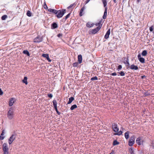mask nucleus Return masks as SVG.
Instances as JSON below:
<instances>
[{"label":"nucleus","mask_w":154,"mask_h":154,"mask_svg":"<svg viewBox=\"0 0 154 154\" xmlns=\"http://www.w3.org/2000/svg\"><path fill=\"white\" fill-rule=\"evenodd\" d=\"M102 25H100L99 26L97 27L96 28L91 30H90L89 31V34H95L101 29Z\"/></svg>","instance_id":"nucleus-1"},{"label":"nucleus","mask_w":154,"mask_h":154,"mask_svg":"<svg viewBox=\"0 0 154 154\" xmlns=\"http://www.w3.org/2000/svg\"><path fill=\"white\" fill-rule=\"evenodd\" d=\"M2 150L4 152V153H7L9 154V149L7 143H4L3 144Z\"/></svg>","instance_id":"nucleus-2"},{"label":"nucleus","mask_w":154,"mask_h":154,"mask_svg":"<svg viewBox=\"0 0 154 154\" xmlns=\"http://www.w3.org/2000/svg\"><path fill=\"white\" fill-rule=\"evenodd\" d=\"M123 59V63L125 64L126 66L127 67V69H128L130 67V64L129 62V60L128 59V57L127 56V57H124Z\"/></svg>","instance_id":"nucleus-3"},{"label":"nucleus","mask_w":154,"mask_h":154,"mask_svg":"<svg viewBox=\"0 0 154 154\" xmlns=\"http://www.w3.org/2000/svg\"><path fill=\"white\" fill-rule=\"evenodd\" d=\"M43 40V37L38 35L36 38H35L34 40V42L36 43H39L42 42Z\"/></svg>","instance_id":"nucleus-4"},{"label":"nucleus","mask_w":154,"mask_h":154,"mask_svg":"<svg viewBox=\"0 0 154 154\" xmlns=\"http://www.w3.org/2000/svg\"><path fill=\"white\" fill-rule=\"evenodd\" d=\"M13 111L12 109L10 108L8 112V117L10 119H11L13 118Z\"/></svg>","instance_id":"nucleus-5"},{"label":"nucleus","mask_w":154,"mask_h":154,"mask_svg":"<svg viewBox=\"0 0 154 154\" xmlns=\"http://www.w3.org/2000/svg\"><path fill=\"white\" fill-rule=\"evenodd\" d=\"M134 136H132L130 138L128 142V145L130 146H132L134 143Z\"/></svg>","instance_id":"nucleus-6"},{"label":"nucleus","mask_w":154,"mask_h":154,"mask_svg":"<svg viewBox=\"0 0 154 154\" xmlns=\"http://www.w3.org/2000/svg\"><path fill=\"white\" fill-rule=\"evenodd\" d=\"M66 12V10L65 9L58 10V18L62 17Z\"/></svg>","instance_id":"nucleus-7"},{"label":"nucleus","mask_w":154,"mask_h":154,"mask_svg":"<svg viewBox=\"0 0 154 154\" xmlns=\"http://www.w3.org/2000/svg\"><path fill=\"white\" fill-rule=\"evenodd\" d=\"M112 128L113 130L115 132H118L119 131V129L117 125L116 124L113 123L112 124Z\"/></svg>","instance_id":"nucleus-8"},{"label":"nucleus","mask_w":154,"mask_h":154,"mask_svg":"<svg viewBox=\"0 0 154 154\" xmlns=\"http://www.w3.org/2000/svg\"><path fill=\"white\" fill-rule=\"evenodd\" d=\"M48 11L53 14H56V16L58 17V14H57L58 13L57 10L50 8L48 9Z\"/></svg>","instance_id":"nucleus-9"},{"label":"nucleus","mask_w":154,"mask_h":154,"mask_svg":"<svg viewBox=\"0 0 154 154\" xmlns=\"http://www.w3.org/2000/svg\"><path fill=\"white\" fill-rule=\"evenodd\" d=\"M137 57L141 63H144L145 62L144 58L141 57L140 54H138Z\"/></svg>","instance_id":"nucleus-10"},{"label":"nucleus","mask_w":154,"mask_h":154,"mask_svg":"<svg viewBox=\"0 0 154 154\" xmlns=\"http://www.w3.org/2000/svg\"><path fill=\"white\" fill-rule=\"evenodd\" d=\"M136 142L138 145H140L141 144V142L142 143H143V140H142L141 137H139L137 138Z\"/></svg>","instance_id":"nucleus-11"},{"label":"nucleus","mask_w":154,"mask_h":154,"mask_svg":"<svg viewBox=\"0 0 154 154\" xmlns=\"http://www.w3.org/2000/svg\"><path fill=\"white\" fill-rule=\"evenodd\" d=\"M130 69L132 70H137L138 69V67L137 66L135 65L132 64L131 66H130L129 68Z\"/></svg>","instance_id":"nucleus-12"},{"label":"nucleus","mask_w":154,"mask_h":154,"mask_svg":"<svg viewBox=\"0 0 154 154\" xmlns=\"http://www.w3.org/2000/svg\"><path fill=\"white\" fill-rule=\"evenodd\" d=\"M42 56L46 58V59L49 62L51 61V60L49 57V55L48 54H42Z\"/></svg>","instance_id":"nucleus-13"},{"label":"nucleus","mask_w":154,"mask_h":154,"mask_svg":"<svg viewBox=\"0 0 154 154\" xmlns=\"http://www.w3.org/2000/svg\"><path fill=\"white\" fill-rule=\"evenodd\" d=\"M110 29H109L108 30V31L106 32L104 38L106 39L108 38L109 37V35L110 34Z\"/></svg>","instance_id":"nucleus-14"},{"label":"nucleus","mask_w":154,"mask_h":154,"mask_svg":"<svg viewBox=\"0 0 154 154\" xmlns=\"http://www.w3.org/2000/svg\"><path fill=\"white\" fill-rule=\"evenodd\" d=\"M51 29H54L56 28H57V26L58 25L57 23L55 22H54L51 25Z\"/></svg>","instance_id":"nucleus-15"},{"label":"nucleus","mask_w":154,"mask_h":154,"mask_svg":"<svg viewBox=\"0 0 154 154\" xmlns=\"http://www.w3.org/2000/svg\"><path fill=\"white\" fill-rule=\"evenodd\" d=\"M107 15V7L105 8V11L103 15V19H105L106 18Z\"/></svg>","instance_id":"nucleus-16"},{"label":"nucleus","mask_w":154,"mask_h":154,"mask_svg":"<svg viewBox=\"0 0 154 154\" xmlns=\"http://www.w3.org/2000/svg\"><path fill=\"white\" fill-rule=\"evenodd\" d=\"M16 135V134H13L11 135L9 139L11 140V141H13L15 140Z\"/></svg>","instance_id":"nucleus-17"},{"label":"nucleus","mask_w":154,"mask_h":154,"mask_svg":"<svg viewBox=\"0 0 154 154\" xmlns=\"http://www.w3.org/2000/svg\"><path fill=\"white\" fill-rule=\"evenodd\" d=\"M94 24L93 23H91L90 22H88L86 24V26L89 28L92 27L94 25Z\"/></svg>","instance_id":"nucleus-18"},{"label":"nucleus","mask_w":154,"mask_h":154,"mask_svg":"<svg viewBox=\"0 0 154 154\" xmlns=\"http://www.w3.org/2000/svg\"><path fill=\"white\" fill-rule=\"evenodd\" d=\"M78 61L79 63H81L82 62V57L81 55L80 54L78 56Z\"/></svg>","instance_id":"nucleus-19"},{"label":"nucleus","mask_w":154,"mask_h":154,"mask_svg":"<svg viewBox=\"0 0 154 154\" xmlns=\"http://www.w3.org/2000/svg\"><path fill=\"white\" fill-rule=\"evenodd\" d=\"M14 103V98H11L9 102V106H12Z\"/></svg>","instance_id":"nucleus-20"},{"label":"nucleus","mask_w":154,"mask_h":154,"mask_svg":"<svg viewBox=\"0 0 154 154\" xmlns=\"http://www.w3.org/2000/svg\"><path fill=\"white\" fill-rule=\"evenodd\" d=\"M27 79V77L26 76L24 77L23 79L22 80L23 82L25 83L26 85H27L28 84Z\"/></svg>","instance_id":"nucleus-21"},{"label":"nucleus","mask_w":154,"mask_h":154,"mask_svg":"<svg viewBox=\"0 0 154 154\" xmlns=\"http://www.w3.org/2000/svg\"><path fill=\"white\" fill-rule=\"evenodd\" d=\"M74 98L73 97H71L69 98V100L67 103V104H70L72 101L74 100Z\"/></svg>","instance_id":"nucleus-22"},{"label":"nucleus","mask_w":154,"mask_h":154,"mask_svg":"<svg viewBox=\"0 0 154 154\" xmlns=\"http://www.w3.org/2000/svg\"><path fill=\"white\" fill-rule=\"evenodd\" d=\"M85 9V7L84 6H83L81 9L80 13H79V15L80 16H82L83 14H82V13L83 12L84 10Z\"/></svg>","instance_id":"nucleus-23"},{"label":"nucleus","mask_w":154,"mask_h":154,"mask_svg":"<svg viewBox=\"0 0 154 154\" xmlns=\"http://www.w3.org/2000/svg\"><path fill=\"white\" fill-rule=\"evenodd\" d=\"M53 105L54 108H56L57 107V102L56 100H54L53 101Z\"/></svg>","instance_id":"nucleus-24"},{"label":"nucleus","mask_w":154,"mask_h":154,"mask_svg":"<svg viewBox=\"0 0 154 154\" xmlns=\"http://www.w3.org/2000/svg\"><path fill=\"white\" fill-rule=\"evenodd\" d=\"M102 1L104 7L105 8H106V7H106V5L107 4L106 0H102Z\"/></svg>","instance_id":"nucleus-25"},{"label":"nucleus","mask_w":154,"mask_h":154,"mask_svg":"<svg viewBox=\"0 0 154 154\" xmlns=\"http://www.w3.org/2000/svg\"><path fill=\"white\" fill-rule=\"evenodd\" d=\"M23 53L24 54L27 55L28 56H30L29 53L27 50H25L23 51Z\"/></svg>","instance_id":"nucleus-26"},{"label":"nucleus","mask_w":154,"mask_h":154,"mask_svg":"<svg viewBox=\"0 0 154 154\" xmlns=\"http://www.w3.org/2000/svg\"><path fill=\"white\" fill-rule=\"evenodd\" d=\"M125 138L126 139H128L129 138V132L127 131H126L125 133Z\"/></svg>","instance_id":"nucleus-27"},{"label":"nucleus","mask_w":154,"mask_h":154,"mask_svg":"<svg viewBox=\"0 0 154 154\" xmlns=\"http://www.w3.org/2000/svg\"><path fill=\"white\" fill-rule=\"evenodd\" d=\"M147 51L146 50H144L142 51L141 54L143 56H146L147 55Z\"/></svg>","instance_id":"nucleus-28"},{"label":"nucleus","mask_w":154,"mask_h":154,"mask_svg":"<svg viewBox=\"0 0 154 154\" xmlns=\"http://www.w3.org/2000/svg\"><path fill=\"white\" fill-rule=\"evenodd\" d=\"M119 142L117 141V140H115L113 141L112 145L113 146H115L119 144Z\"/></svg>","instance_id":"nucleus-29"},{"label":"nucleus","mask_w":154,"mask_h":154,"mask_svg":"<svg viewBox=\"0 0 154 154\" xmlns=\"http://www.w3.org/2000/svg\"><path fill=\"white\" fill-rule=\"evenodd\" d=\"M77 106L76 104H74L71 106L70 108V109L72 110H73L74 109L77 108Z\"/></svg>","instance_id":"nucleus-30"},{"label":"nucleus","mask_w":154,"mask_h":154,"mask_svg":"<svg viewBox=\"0 0 154 154\" xmlns=\"http://www.w3.org/2000/svg\"><path fill=\"white\" fill-rule=\"evenodd\" d=\"M122 133V131H121L118 132L117 133H115L114 134V135H118L119 136L121 135Z\"/></svg>","instance_id":"nucleus-31"},{"label":"nucleus","mask_w":154,"mask_h":154,"mask_svg":"<svg viewBox=\"0 0 154 154\" xmlns=\"http://www.w3.org/2000/svg\"><path fill=\"white\" fill-rule=\"evenodd\" d=\"M26 15L29 17H31L32 16V13L29 11H28L27 12Z\"/></svg>","instance_id":"nucleus-32"},{"label":"nucleus","mask_w":154,"mask_h":154,"mask_svg":"<svg viewBox=\"0 0 154 154\" xmlns=\"http://www.w3.org/2000/svg\"><path fill=\"white\" fill-rule=\"evenodd\" d=\"M7 17V16L6 15H4L2 17L1 19L2 20H5Z\"/></svg>","instance_id":"nucleus-33"},{"label":"nucleus","mask_w":154,"mask_h":154,"mask_svg":"<svg viewBox=\"0 0 154 154\" xmlns=\"http://www.w3.org/2000/svg\"><path fill=\"white\" fill-rule=\"evenodd\" d=\"M129 152L130 154H134V151L132 148H131L129 149Z\"/></svg>","instance_id":"nucleus-34"},{"label":"nucleus","mask_w":154,"mask_h":154,"mask_svg":"<svg viewBox=\"0 0 154 154\" xmlns=\"http://www.w3.org/2000/svg\"><path fill=\"white\" fill-rule=\"evenodd\" d=\"M74 3L71 5L67 7V8L69 9L70 8H74L75 7V6H74Z\"/></svg>","instance_id":"nucleus-35"},{"label":"nucleus","mask_w":154,"mask_h":154,"mask_svg":"<svg viewBox=\"0 0 154 154\" xmlns=\"http://www.w3.org/2000/svg\"><path fill=\"white\" fill-rule=\"evenodd\" d=\"M122 68V66L121 65H119L118 67L117 68V70L119 71L120 70H121Z\"/></svg>","instance_id":"nucleus-36"},{"label":"nucleus","mask_w":154,"mask_h":154,"mask_svg":"<svg viewBox=\"0 0 154 154\" xmlns=\"http://www.w3.org/2000/svg\"><path fill=\"white\" fill-rule=\"evenodd\" d=\"M98 79L97 77V76H95L91 78V81H93L94 80H97Z\"/></svg>","instance_id":"nucleus-37"},{"label":"nucleus","mask_w":154,"mask_h":154,"mask_svg":"<svg viewBox=\"0 0 154 154\" xmlns=\"http://www.w3.org/2000/svg\"><path fill=\"white\" fill-rule=\"evenodd\" d=\"M70 13L68 14L67 15H66L64 18L65 20H66L67 18H68L70 16Z\"/></svg>","instance_id":"nucleus-38"},{"label":"nucleus","mask_w":154,"mask_h":154,"mask_svg":"<svg viewBox=\"0 0 154 154\" xmlns=\"http://www.w3.org/2000/svg\"><path fill=\"white\" fill-rule=\"evenodd\" d=\"M44 8L45 9H48V8L47 7V5H46L45 2H44Z\"/></svg>","instance_id":"nucleus-39"},{"label":"nucleus","mask_w":154,"mask_h":154,"mask_svg":"<svg viewBox=\"0 0 154 154\" xmlns=\"http://www.w3.org/2000/svg\"><path fill=\"white\" fill-rule=\"evenodd\" d=\"M119 74L121 76H124L125 75V73L123 71H121L120 72Z\"/></svg>","instance_id":"nucleus-40"},{"label":"nucleus","mask_w":154,"mask_h":154,"mask_svg":"<svg viewBox=\"0 0 154 154\" xmlns=\"http://www.w3.org/2000/svg\"><path fill=\"white\" fill-rule=\"evenodd\" d=\"M150 94L148 92H145L144 93V97H146L150 95Z\"/></svg>","instance_id":"nucleus-41"},{"label":"nucleus","mask_w":154,"mask_h":154,"mask_svg":"<svg viewBox=\"0 0 154 154\" xmlns=\"http://www.w3.org/2000/svg\"><path fill=\"white\" fill-rule=\"evenodd\" d=\"M78 63L77 62H75L73 63V66L74 67H76L78 66Z\"/></svg>","instance_id":"nucleus-42"},{"label":"nucleus","mask_w":154,"mask_h":154,"mask_svg":"<svg viewBox=\"0 0 154 154\" xmlns=\"http://www.w3.org/2000/svg\"><path fill=\"white\" fill-rule=\"evenodd\" d=\"M5 130H3L2 131V133L1 134L0 136H3L5 134Z\"/></svg>","instance_id":"nucleus-43"},{"label":"nucleus","mask_w":154,"mask_h":154,"mask_svg":"<svg viewBox=\"0 0 154 154\" xmlns=\"http://www.w3.org/2000/svg\"><path fill=\"white\" fill-rule=\"evenodd\" d=\"M13 142V141H11V140H10V139H8V143L9 145L11 144Z\"/></svg>","instance_id":"nucleus-44"},{"label":"nucleus","mask_w":154,"mask_h":154,"mask_svg":"<svg viewBox=\"0 0 154 154\" xmlns=\"http://www.w3.org/2000/svg\"><path fill=\"white\" fill-rule=\"evenodd\" d=\"M48 96L50 98H51L53 97V95L51 94H48Z\"/></svg>","instance_id":"nucleus-45"},{"label":"nucleus","mask_w":154,"mask_h":154,"mask_svg":"<svg viewBox=\"0 0 154 154\" xmlns=\"http://www.w3.org/2000/svg\"><path fill=\"white\" fill-rule=\"evenodd\" d=\"M149 30L150 32H152L153 30V26H152L149 28Z\"/></svg>","instance_id":"nucleus-46"},{"label":"nucleus","mask_w":154,"mask_h":154,"mask_svg":"<svg viewBox=\"0 0 154 154\" xmlns=\"http://www.w3.org/2000/svg\"><path fill=\"white\" fill-rule=\"evenodd\" d=\"M5 138V136H0V140H3Z\"/></svg>","instance_id":"nucleus-47"},{"label":"nucleus","mask_w":154,"mask_h":154,"mask_svg":"<svg viewBox=\"0 0 154 154\" xmlns=\"http://www.w3.org/2000/svg\"><path fill=\"white\" fill-rule=\"evenodd\" d=\"M3 93V92L2 91L1 89L0 88V95H2Z\"/></svg>","instance_id":"nucleus-48"},{"label":"nucleus","mask_w":154,"mask_h":154,"mask_svg":"<svg viewBox=\"0 0 154 154\" xmlns=\"http://www.w3.org/2000/svg\"><path fill=\"white\" fill-rule=\"evenodd\" d=\"M116 72H114L112 73H111V74H110V75L113 76H115L116 75Z\"/></svg>","instance_id":"nucleus-49"},{"label":"nucleus","mask_w":154,"mask_h":154,"mask_svg":"<svg viewBox=\"0 0 154 154\" xmlns=\"http://www.w3.org/2000/svg\"><path fill=\"white\" fill-rule=\"evenodd\" d=\"M102 21H103V20L102 19L98 23L99 24H102H102H101V23H102Z\"/></svg>","instance_id":"nucleus-50"},{"label":"nucleus","mask_w":154,"mask_h":154,"mask_svg":"<svg viewBox=\"0 0 154 154\" xmlns=\"http://www.w3.org/2000/svg\"><path fill=\"white\" fill-rule=\"evenodd\" d=\"M95 25H96V26H100V25H101L102 26V24H99L98 23H96V24Z\"/></svg>","instance_id":"nucleus-51"},{"label":"nucleus","mask_w":154,"mask_h":154,"mask_svg":"<svg viewBox=\"0 0 154 154\" xmlns=\"http://www.w3.org/2000/svg\"><path fill=\"white\" fill-rule=\"evenodd\" d=\"M146 77V76L145 75H143L142 76H141V78L142 79H143Z\"/></svg>","instance_id":"nucleus-52"},{"label":"nucleus","mask_w":154,"mask_h":154,"mask_svg":"<svg viewBox=\"0 0 154 154\" xmlns=\"http://www.w3.org/2000/svg\"><path fill=\"white\" fill-rule=\"evenodd\" d=\"M152 146L153 147V148H154V141L152 142Z\"/></svg>","instance_id":"nucleus-53"},{"label":"nucleus","mask_w":154,"mask_h":154,"mask_svg":"<svg viewBox=\"0 0 154 154\" xmlns=\"http://www.w3.org/2000/svg\"><path fill=\"white\" fill-rule=\"evenodd\" d=\"M62 34H58V37H60L61 36H62Z\"/></svg>","instance_id":"nucleus-54"},{"label":"nucleus","mask_w":154,"mask_h":154,"mask_svg":"<svg viewBox=\"0 0 154 154\" xmlns=\"http://www.w3.org/2000/svg\"><path fill=\"white\" fill-rule=\"evenodd\" d=\"M90 0H87V1H85V3L86 4L88 3L90 1Z\"/></svg>","instance_id":"nucleus-55"},{"label":"nucleus","mask_w":154,"mask_h":154,"mask_svg":"<svg viewBox=\"0 0 154 154\" xmlns=\"http://www.w3.org/2000/svg\"><path fill=\"white\" fill-rule=\"evenodd\" d=\"M55 109L56 111V112H57V113L58 114V109L57 108V107L56 108H54Z\"/></svg>","instance_id":"nucleus-56"},{"label":"nucleus","mask_w":154,"mask_h":154,"mask_svg":"<svg viewBox=\"0 0 154 154\" xmlns=\"http://www.w3.org/2000/svg\"><path fill=\"white\" fill-rule=\"evenodd\" d=\"M113 1L114 2V3H117V1L116 0H113Z\"/></svg>","instance_id":"nucleus-57"},{"label":"nucleus","mask_w":154,"mask_h":154,"mask_svg":"<svg viewBox=\"0 0 154 154\" xmlns=\"http://www.w3.org/2000/svg\"><path fill=\"white\" fill-rule=\"evenodd\" d=\"M120 72H117V74H119Z\"/></svg>","instance_id":"nucleus-58"},{"label":"nucleus","mask_w":154,"mask_h":154,"mask_svg":"<svg viewBox=\"0 0 154 154\" xmlns=\"http://www.w3.org/2000/svg\"><path fill=\"white\" fill-rule=\"evenodd\" d=\"M58 115H59L60 114V112H58Z\"/></svg>","instance_id":"nucleus-59"},{"label":"nucleus","mask_w":154,"mask_h":154,"mask_svg":"<svg viewBox=\"0 0 154 154\" xmlns=\"http://www.w3.org/2000/svg\"><path fill=\"white\" fill-rule=\"evenodd\" d=\"M126 0H123V2H124V1H126Z\"/></svg>","instance_id":"nucleus-60"},{"label":"nucleus","mask_w":154,"mask_h":154,"mask_svg":"<svg viewBox=\"0 0 154 154\" xmlns=\"http://www.w3.org/2000/svg\"><path fill=\"white\" fill-rule=\"evenodd\" d=\"M8 154V153H4L3 154Z\"/></svg>","instance_id":"nucleus-61"},{"label":"nucleus","mask_w":154,"mask_h":154,"mask_svg":"<svg viewBox=\"0 0 154 154\" xmlns=\"http://www.w3.org/2000/svg\"><path fill=\"white\" fill-rule=\"evenodd\" d=\"M111 153H109V154H112Z\"/></svg>","instance_id":"nucleus-62"}]
</instances>
